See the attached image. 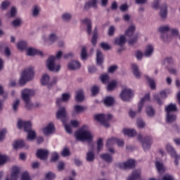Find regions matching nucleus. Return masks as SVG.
<instances>
[{
  "label": "nucleus",
  "instance_id": "1",
  "mask_svg": "<svg viewBox=\"0 0 180 180\" xmlns=\"http://www.w3.org/2000/svg\"><path fill=\"white\" fill-rule=\"evenodd\" d=\"M18 129L24 128V131L27 133V140L32 141V140L36 139V131L32 130V122L29 121L25 122L20 120L18 122Z\"/></svg>",
  "mask_w": 180,
  "mask_h": 180
},
{
  "label": "nucleus",
  "instance_id": "2",
  "mask_svg": "<svg viewBox=\"0 0 180 180\" xmlns=\"http://www.w3.org/2000/svg\"><path fill=\"white\" fill-rule=\"evenodd\" d=\"M88 126L83 125L82 127L75 132V137L77 140L80 141H92V134L91 131H85Z\"/></svg>",
  "mask_w": 180,
  "mask_h": 180
},
{
  "label": "nucleus",
  "instance_id": "3",
  "mask_svg": "<svg viewBox=\"0 0 180 180\" xmlns=\"http://www.w3.org/2000/svg\"><path fill=\"white\" fill-rule=\"evenodd\" d=\"M34 95V91L25 89L22 91V99L25 103V108L27 110H32L34 105L30 103V96Z\"/></svg>",
  "mask_w": 180,
  "mask_h": 180
},
{
  "label": "nucleus",
  "instance_id": "4",
  "mask_svg": "<svg viewBox=\"0 0 180 180\" xmlns=\"http://www.w3.org/2000/svg\"><path fill=\"white\" fill-rule=\"evenodd\" d=\"M33 77H34V72L33 71V68H29L25 69L21 77L19 80L20 85H25L27 81H31L33 79Z\"/></svg>",
  "mask_w": 180,
  "mask_h": 180
},
{
  "label": "nucleus",
  "instance_id": "5",
  "mask_svg": "<svg viewBox=\"0 0 180 180\" xmlns=\"http://www.w3.org/2000/svg\"><path fill=\"white\" fill-rule=\"evenodd\" d=\"M97 122H100L104 127H109V120H110L112 117V115H106V114H98L94 116Z\"/></svg>",
  "mask_w": 180,
  "mask_h": 180
},
{
  "label": "nucleus",
  "instance_id": "6",
  "mask_svg": "<svg viewBox=\"0 0 180 180\" xmlns=\"http://www.w3.org/2000/svg\"><path fill=\"white\" fill-rule=\"evenodd\" d=\"M138 140L139 141H141L142 147L145 151L151 148V145L153 144V138H151V136H146L143 139V136L141 134H139Z\"/></svg>",
  "mask_w": 180,
  "mask_h": 180
},
{
  "label": "nucleus",
  "instance_id": "7",
  "mask_svg": "<svg viewBox=\"0 0 180 180\" xmlns=\"http://www.w3.org/2000/svg\"><path fill=\"white\" fill-rule=\"evenodd\" d=\"M54 61H56V56H50L46 62V66L49 71H55L56 72H58L61 67L60 65H56Z\"/></svg>",
  "mask_w": 180,
  "mask_h": 180
},
{
  "label": "nucleus",
  "instance_id": "8",
  "mask_svg": "<svg viewBox=\"0 0 180 180\" xmlns=\"http://www.w3.org/2000/svg\"><path fill=\"white\" fill-rule=\"evenodd\" d=\"M133 91L130 89H124L120 94V98L124 102H129L131 97L134 96Z\"/></svg>",
  "mask_w": 180,
  "mask_h": 180
},
{
  "label": "nucleus",
  "instance_id": "9",
  "mask_svg": "<svg viewBox=\"0 0 180 180\" xmlns=\"http://www.w3.org/2000/svg\"><path fill=\"white\" fill-rule=\"evenodd\" d=\"M117 167H118V168H120L121 169H128V168H134V167H136V161L133 159H129L124 163H118L117 165Z\"/></svg>",
  "mask_w": 180,
  "mask_h": 180
},
{
  "label": "nucleus",
  "instance_id": "10",
  "mask_svg": "<svg viewBox=\"0 0 180 180\" xmlns=\"http://www.w3.org/2000/svg\"><path fill=\"white\" fill-rule=\"evenodd\" d=\"M153 98L157 103L161 106V105L163 103L162 99H165L167 98V93L165 91H160V94H155Z\"/></svg>",
  "mask_w": 180,
  "mask_h": 180
},
{
  "label": "nucleus",
  "instance_id": "11",
  "mask_svg": "<svg viewBox=\"0 0 180 180\" xmlns=\"http://www.w3.org/2000/svg\"><path fill=\"white\" fill-rule=\"evenodd\" d=\"M36 155L37 158L46 160L49 158V150L46 149H38Z\"/></svg>",
  "mask_w": 180,
  "mask_h": 180
},
{
  "label": "nucleus",
  "instance_id": "12",
  "mask_svg": "<svg viewBox=\"0 0 180 180\" xmlns=\"http://www.w3.org/2000/svg\"><path fill=\"white\" fill-rule=\"evenodd\" d=\"M57 119H60L61 122L64 123L65 119L67 118V111L64 107L60 108L56 113Z\"/></svg>",
  "mask_w": 180,
  "mask_h": 180
},
{
  "label": "nucleus",
  "instance_id": "13",
  "mask_svg": "<svg viewBox=\"0 0 180 180\" xmlns=\"http://www.w3.org/2000/svg\"><path fill=\"white\" fill-rule=\"evenodd\" d=\"M146 101H150V94H147L143 97L138 104V113H141L144 106Z\"/></svg>",
  "mask_w": 180,
  "mask_h": 180
},
{
  "label": "nucleus",
  "instance_id": "14",
  "mask_svg": "<svg viewBox=\"0 0 180 180\" xmlns=\"http://www.w3.org/2000/svg\"><path fill=\"white\" fill-rule=\"evenodd\" d=\"M27 56H43V52L33 48H29L27 51Z\"/></svg>",
  "mask_w": 180,
  "mask_h": 180
},
{
  "label": "nucleus",
  "instance_id": "15",
  "mask_svg": "<svg viewBox=\"0 0 180 180\" xmlns=\"http://www.w3.org/2000/svg\"><path fill=\"white\" fill-rule=\"evenodd\" d=\"M69 70L74 71V70H78L81 68V63L77 60H72L68 65Z\"/></svg>",
  "mask_w": 180,
  "mask_h": 180
},
{
  "label": "nucleus",
  "instance_id": "16",
  "mask_svg": "<svg viewBox=\"0 0 180 180\" xmlns=\"http://www.w3.org/2000/svg\"><path fill=\"white\" fill-rule=\"evenodd\" d=\"M54 131V124L49 123L46 127L44 128L43 133L45 136H48V134H51Z\"/></svg>",
  "mask_w": 180,
  "mask_h": 180
},
{
  "label": "nucleus",
  "instance_id": "17",
  "mask_svg": "<svg viewBox=\"0 0 180 180\" xmlns=\"http://www.w3.org/2000/svg\"><path fill=\"white\" fill-rule=\"evenodd\" d=\"M168 14V7L167 4H163L160 7V15L162 19H165L167 18V15Z\"/></svg>",
  "mask_w": 180,
  "mask_h": 180
},
{
  "label": "nucleus",
  "instance_id": "18",
  "mask_svg": "<svg viewBox=\"0 0 180 180\" xmlns=\"http://www.w3.org/2000/svg\"><path fill=\"white\" fill-rule=\"evenodd\" d=\"M98 0H90L87 1L84 5L85 11H88V9H91V8H96V3Z\"/></svg>",
  "mask_w": 180,
  "mask_h": 180
},
{
  "label": "nucleus",
  "instance_id": "19",
  "mask_svg": "<svg viewBox=\"0 0 180 180\" xmlns=\"http://www.w3.org/2000/svg\"><path fill=\"white\" fill-rule=\"evenodd\" d=\"M96 63L98 65H102L103 63V54L101 50L98 49L96 51Z\"/></svg>",
  "mask_w": 180,
  "mask_h": 180
},
{
  "label": "nucleus",
  "instance_id": "20",
  "mask_svg": "<svg viewBox=\"0 0 180 180\" xmlns=\"http://www.w3.org/2000/svg\"><path fill=\"white\" fill-rule=\"evenodd\" d=\"M141 172L140 170H134L132 172L131 176H129L127 179V180H137L140 179V175Z\"/></svg>",
  "mask_w": 180,
  "mask_h": 180
},
{
  "label": "nucleus",
  "instance_id": "21",
  "mask_svg": "<svg viewBox=\"0 0 180 180\" xmlns=\"http://www.w3.org/2000/svg\"><path fill=\"white\" fill-rule=\"evenodd\" d=\"M11 177L10 180H18V175L19 174V167H13L12 169ZM6 180H9V179H6Z\"/></svg>",
  "mask_w": 180,
  "mask_h": 180
},
{
  "label": "nucleus",
  "instance_id": "22",
  "mask_svg": "<svg viewBox=\"0 0 180 180\" xmlns=\"http://www.w3.org/2000/svg\"><path fill=\"white\" fill-rule=\"evenodd\" d=\"M122 133H124V136H128V137H134L137 134V131L130 129H124Z\"/></svg>",
  "mask_w": 180,
  "mask_h": 180
},
{
  "label": "nucleus",
  "instance_id": "23",
  "mask_svg": "<svg viewBox=\"0 0 180 180\" xmlns=\"http://www.w3.org/2000/svg\"><path fill=\"white\" fill-rule=\"evenodd\" d=\"M70 96L69 94H62V98H57L56 100L57 106H60V105H61V102H67L68 99H70Z\"/></svg>",
  "mask_w": 180,
  "mask_h": 180
},
{
  "label": "nucleus",
  "instance_id": "24",
  "mask_svg": "<svg viewBox=\"0 0 180 180\" xmlns=\"http://www.w3.org/2000/svg\"><path fill=\"white\" fill-rule=\"evenodd\" d=\"M24 146L25 141L23 140L15 141L13 143V147L14 150H18V148H23Z\"/></svg>",
  "mask_w": 180,
  "mask_h": 180
},
{
  "label": "nucleus",
  "instance_id": "25",
  "mask_svg": "<svg viewBox=\"0 0 180 180\" xmlns=\"http://www.w3.org/2000/svg\"><path fill=\"white\" fill-rule=\"evenodd\" d=\"M82 22L87 26V34H91L92 32V22H91V20L86 18L83 20Z\"/></svg>",
  "mask_w": 180,
  "mask_h": 180
},
{
  "label": "nucleus",
  "instance_id": "26",
  "mask_svg": "<svg viewBox=\"0 0 180 180\" xmlns=\"http://www.w3.org/2000/svg\"><path fill=\"white\" fill-rule=\"evenodd\" d=\"M103 103L105 106H112L115 103V98L110 96H107L105 98Z\"/></svg>",
  "mask_w": 180,
  "mask_h": 180
},
{
  "label": "nucleus",
  "instance_id": "27",
  "mask_svg": "<svg viewBox=\"0 0 180 180\" xmlns=\"http://www.w3.org/2000/svg\"><path fill=\"white\" fill-rule=\"evenodd\" d=\"M131 68L134 75H135L136 78H139L141 74L140 73V70H139V66H137L136 64H132Z\"/></svg>",
  "mask_w": 180,
  "mask_h": 180
},
{
  "label": "nucleus",
  "instance_id": "28",
  "mask_svg": "<svg viewBox=\"0 0 180 180\" xmlns=\"http://www.w3.org/2000/svg\"><path fill=\"white\" fill-rule=\"evenodd\" d=\"M136 30V27L134 25H131L125 32V36L127 37H131L133 34H134V32Z\"/></svg>",
  "mask_w": 180,
  "mask_h": 180
},
{
  "label": "nucleus",
  "instance_id": "29",
  "mask_svg": "<svg viewBox=\"0 0 180 180\" xmlns=\"http://www.w3.org/2000/svg\"><path fill=\"white\" fill-rule=\"evenodd\" d=\"M76 101L77 102H82L84 101V91L82 89L77 91Z\"/></svg>",
  "mask_w": 180,
  "mask_h": 180
},
{
  "label": "nucleus",
  "instance_id": "30",
  "mask_svg": "<svg viewBox=\"0 0 180 180\" xmlns=\"http://www.w3.org/2000/svg\"><path fill=\"white\" fill-rule=\"evenodd\" d=\"M115 43L118 46H123V44L126 43V37H124V35H121L120 38H116L115 39Z\"/></svg>",
  "mask_w": 180,
  "mask_h": 180
},
{
  "label": "nucleus",
  "instance_id": "31",
  "mask_svg": "<svg viewBox=\"0 0 180 180\" xmlns=\"http://www.w3.org/2000/svg\"><path fill=\"white\" fill-rule=\"evenodd\" d=\"M154 51V47L152 46V45H148L146 46V49L144 53L145 57H150L151 54H153V52Z\"/></svg>",
  "mask_w": 180,
  "mask_h": 180
},
{
  "label": "nucleus",
  "instance_id": "32",
  "mask_svg": "<svg viewBox=\"0 0 180 180\" xmlns=\"http://www.w3.org/2000/svg\"><path fill=\"white\" fill-rule=\"evenodd\" d=\"M100 158L101 160H103V161H105V162H112V155L109 153L101 154Z\"/></svg>",
  "mask_w": 180,
  "mask_h": 180
},
{
  "label": "nucleus",
  "instance_id": "33",
  "mask_svg": "<svg viewBox=\"0 0 180 180\" xmlns=\"http://www.w3.org/2000/svg\"><path fill=\"white\" fill-rule=\"evenodd\" d=\"M167 114L171 113V112H176V105L174 104H169L165 108Z\"/></svg>",
  "mask_w": 180,
  "mask_h": 180
},
{
  "label": "nucleus",
  "instance_id": "34",
  "mask_svg": "<svg viewBox=\"0 0 180 180\" xmlns=\"http://www.w3.org/2000/svg\"><path fill=\"white\" fill-rule=\"evenodd\" d=\"M116 141H117V138H110L107 140L106 142V147L107 148H109V147H112V146H114V144H116Z\"/></svg>",
  "mask_w": 180,
  "mask_h": 180
},
{
  "label": "nucleus",
  "instance_id": "35",
  "mask_svg": "<svg viewBox=\"0 0 180 180\" xmlns=\"http://www.w3.org/2000/svg\"><path fill=\"white\" fill-rule=\"evenodd\" d=\"M17 48L18 50H27V44L25 41H19L17 44Z\"/></svg>",
  "mask_w": 180,
  "mask_h": 180
},
{
  "label": "nucleus",
  "instance_id": "36",
  "mask_svg": "<svg viewBox=\"0 0 180 180\" xmlns=\"http://www.w3.org/2000/svg\"><path fill=\"white\" fill-rule=\"evenodd\" d=\"M146 113L150 117H153V116L155 115V111L154 110V108H153L151 106L149 105L146 107Z\"/></svg>",
  "mask_w": 180,
  "mask_h": 180
},
{
  "label": "nucleus",
  "instance_id": "37",
  "mask_svg": "<svg viewBox=\"0 0 180 180\" xmlns=\"http://www.w3.org/2000/svg\"><path fill=\"white\" fill-rule=\"evenodd\" d=\"M49 81H50V77L48 76L47 74H45L42 76L41 84V85H47L49 84Z\"/></svg>",
  "mask_w": 180,
  "mask_h": 180
},
{
  "label": "nucleus",
  "instance_id": "38",
  "mask_svg": "<svg viewBox=\"0 0 180 180\" xmlns=\"http://www.w3.org/2000/svg\"><path fill=\"white\" fill-rule=\"evenodd\" d=\"M176 120V115L174 114H167V123H173Z\"/></svg>",
  "mask_w": 180,
  "mask_h": 180
},
{
  "label": "nucleus",
  "instance_id": "39",
  "mask_svg": "<svg viewBox=\"0 0 180 180\" xmlns=\"http://www.w3.org/2000/svg\"><path fill=\"white\" fill-rule=\"evenodd\" d=\"M86 108L76 105L74 107V113H81V112H84Z\"/></svg>",
  "mask_w": 180,
  "mask_h": 180
},
{
  "label": "nucleus",
  "instance_id": "40",
  "mask_svg": "<svg viewBox=\"0 0 180 180\" xmlns=\"http://www.w3.org/2000/svg\"><path fill=\"white\" fill-rule=\"evenodd\" d=\"M94 160H95V154H94V152H88L86 155V161H89V162H92Z\"/></svg>",
  "mask_w": 180,
  "mask_h": 180
},
{
  "label": "nucleus",
  "instance_id": "41",
  "mask_svg": "<svg viewBox=\"0 0 180 180\" xmlns=\"http://www.w3.org/2000/svg\"><path fill=\"white\" fill-rule=\"evenodd\" d=\"M103 148V139L100 138L97 141V151L99 153Z\"/></svg>",
  "mask_w": 180,
  "mask_h": 180
},
{
  "label": "nucleus",
  "instance_id": "42",
  "mask_svg": "<svg viewBox=\"0 0 180 180\" xmlns=\"http://www.w3.org/2000/svg\"><path fill=\"white\" fill-rule=\"evenodd\" d=\"M166 150H167V153H169V154H170V155H172V157L173 155H175V154H176V152H175V150H174V148H172L171 145H167Z\"/></svg>",
  "mask_w": 180,
  "mask_h": 180
},
{
  "label": "nucleus",
  "instance_id": "43",
  "mask_svg": "<svg viewBox=\"0 0 180 180\" xmlns=\"http://www.w3.org/2000/svg\"><path fill=\"white\" fill-rule=\"evenodd\" d=\"M116 85H117L116 81H112L110 82L107 86V91H113V89L116 88Z\"/></svg>",
  "mask_w": 180,
  "mask_h": 180
},
{
  "label": "nucleus",
  "instance_id": "44",
  "mask_svg": "<svg viewBox=\"0 0 180 180\" xmlns=\"http://www.w3.org/2000/svg\"><path fill=\"white\" fill-rule=\"evenodd\" d=\"M88 57V53H86V48L85 46L82 47L81 52L82 60H86Z\"/></svg>",
  "mask_w": 180,
  "mask_h": 180
},
{
  "label": "nucleus",
  "instance_id": "45",
  "mask_svg": "<svg viewBox=\"0 0 180 180\" xmlns=\"http://www.w3.org/2000/svg\"><path fill=\"white\" fill-rule=\"evenodd\" d=\"M101 79L103 84H108V82H109V75L107 74L101 75Z\"/></svg>",
  "mask_w": 180,
  "mask_h": 180
},
{
  "label": "nucleus",
  "instance_id": "46",
  "mask_svg": "<svg viewBox=\"0 0 180 180\" xmlns=\"http://www.w3.org/2000/svg\"><path fill=\"white\" fill-rule=\"evenodd\" d=\"M148 83L149 84L151 89H155V82H154V79L147 77H146Z\"/></svg>",
  "mask_w": 180,
  "mask_h": 180
},
{
  "label": "nucleus",
  "instance_id": "47",
  "mask_svg": "<svg viewBox=\"0 0 180 180\" xmlns=\"http://www.w3.org/2000/svg\"><path fill=\"white\" fill-rule=\"evenodd\" d=\"M155 165L158 172H164V165L162 163L156 162Z\"/></svg>",
  "mask_w": 180,
  "mask_h": 180
},
{
  "label": "nucleus",
  "instance_id": "48",
  "mask_svg": "<svg viewBox=\"0 0 180 180\" xmlns=\"http://www.w3.org/2000/svg\"><path fill=\"white\" fill-rule=\"evenodd\" d=\"M98 94H99V86H93L91 87V95L95 96V95H98Z\"/></svg>",
  "mask_w": 180,
  "mask_h": 180
},
{
  "label": "nucleus",
  "instance_id": "49",
  "mask_svg": "<svg viewBox=\"0 0 180 180\" xmlns=\"http://www.w3.org/2000/svg\"><path fill=\"white\" fill-rule=\"evenodd\" d=\"M98 42V33L94 32L92 39H91V44L93 46H96V43Z\"/></svg>",
  "mask_w": 180,
  "mask_h": 180
},
{
  "label": "nucleus",
  "instance_id": "50",
  "mask_svg": "<svg viewBox=\"0 0 180 180\" xmlns=\"http://www.w3.org/2000/svg\"><path fill=\"white\" fill-rule=\"evenodd\" d=\"M70 154L71 153L68 148H65L61 152L62 157H68V155H70Z\"/></svg>",
  "mask_w": 180,
  "mask_h": 180
},
{
  "label": "nucleus",
  "instance_id": "51",
  "mask_svg": "<svg viewBox=\"0 0 180 180\" xmlns=\"http://www.w3.org/2000/svg\"><path fill=\"white\" fill-rule=\"evenodd\" d=\"M20 103V101L18 99L16 100L13 103V110L14 112H18V108L19 107V104Z\"/></svg>",
  "mask_w": 180,
  "mask_h": 180
},
{
  "label": "nucleus",
  "instance_id": "52",
  "mask_svg": "<svg viewBox=\"0 0 180 180\" xmlns=\"http://www.w3.org/2000/svg\"><path fill=\"white\" fill-rule=\"evenodd\" d=\"M7 130L6 129H3L1 130H0V141H2V140H4L5 139V136L7 133Z\"/></svg>",
  "mask_w": 180,
  "mask_h": 180
},
{
  "label": "nucleus",
  "instance_id": "53",
  "mask_svg": "<svg viewBox=\"0 0 180 180\" xmlns=\"http://www.w3.org/2000/svg\"><path fill=\"white\" fill-rule=\"evenodd\" d=\"M159 32L160 33H165V32H169V27L167 26H162L159 28Z\"/></svg>",
  "mask_w": 180,
  "mask_h": 180
},
{
  "label": "nucleus",
  "instance_id": "54",
  "mask_svg": "<svg viewBox=\"0 0 180 180\" xmlns=\"http://www.w3.org/2000/svg\"><path fill=\"white\" fill-rule=\"evenodd\" d=\"M56 178V174L52 172H49L46 174V179L53 180Z\"/></svg>",
  "mask_w": 180,
  "mask_h": 180
},
{
  "label": "nucleus",
  "instance_id": "55",
  "mask_svg": "<svg viewBox=\"0 0 180 180\" xmlns=\"http://www.w3.org/2000/svg\"><path fill=\"white\" fill-rule=\"evenodd\" d=\"M21 180H30V176L27 172H25L22 174Z\"/></svg>",
  "mask_w": 180,
  "mask_h": 180
},
{
  "label": "nucleus",
  "instance_id": "56",
  "mask_svg": "<svg viewBox=\"0 0 180 180\" xmlns=\"http://www.w3.org/2000/svg\"><path fill=\"white\" fill-rule=\"evenodd\" d=\"M101 47L103 50H110V46L105 42L101 44Z\"/></svg>",
  "mask_w": 180,
  "mask_h": 180
},
{
  "label": "nucleus",
  "instance_id": "57",
  "mask_svg": "<svg viewBox=\"0 0 180 180\" xmlns=\"http://www.w3.org/2000/svg\"><path fill=\"white\" fill-rule=\"evenodd\" d=\"M58 158H60V156L58 155V153H53L51 155V161L56 162L58 161Z\"/></svg>",
  "mask_w": 180,
  "mask_h": 180
},
{
  "label": "nucleus",
  "instance_id": "58",
  "mask_svg": "<svg viewBox=\"0 0 180 180\" xmlns=\"http://www.w3.org/2000/svg\"><path fill=\"white\" fill-rule=\"evenodd\" d=\"M137 126H138L139 129H143V127H144V126H146V124L144 123V122H143V120H137Z\"/></svg>",
  "mask_w": 180,
  "mask_h": 180
},
{
  "label": "nucleus",
  "instance_id": "59",
  "mask_svg": "<svg viewBox=\"0 0 180 180\" xmlns=\"http://www.w3.org/2000/svg\"><path fill=\"white\" fill-rule=\"evenodd\" d=\"M71 14L70 13H64L63 15H62V19H63V20H69L71 19Z\"/></svg>",
  "mask_w": 180,
  "mask_h": 180
},
{
  "label": "nucleus",
  "instance_id": "60",
  "mask_svg": "<svg viewBox=\"0 0 180 180\" xmlns=\"http://www.w3.org/2000/svg\"><path fill=\"white\" fill-rule=\"evenodd\" d=\"M49 40L51 43H54V41H56V40H57V37L56 36V34H51V35H49Z\"/></svg>",
  "mask_w": 180,
  "mask_h": 180
},
{
  "label": "nucleus",
  "instance_id": "61",
  "mask_svg": "<svg viewBox=\"0 0 180 180\" xmlns=\"http://www.w3.org/2000/svg\"><path fill=\"white\" fill-rule=\"evenodd\" d=\"M12 25L13 26H14V27H18V26H19V25H20V19H15L12 22Z\"/></svg>",
  "mask_w": 180,
  "mask_h": 180
},
{
  "label": "nucleus",
  "instance_id": "62",
  "mask_svg": "<svg viewBox=\"0 0 180 180\" xmlns=\"http://www.w3.org/2000/svg\"><path fill=\"white\" fill-rule=\"evenodd\" d=\"M162 180H174V177L170 174H165L162 176Z\"/></svg>",
  "mask_w": 180,
  "mask_h": 180
},
{
  "label": "nucleus",
  "instance_id": "63",
  "mask_svg": "<svg viewBox=\"0 0 180 180\" xmlns=\"http://www.w3.org/2000/svg\"><path fill=\"white\" fill-rule=\"evenodd\" d=\"M137 60H141L143 58V53L140 51H137L136 53Z\"/></svg>",
  "mask_w": 180,
  "mask_h": 180
},
{
  "label": "nucleus",
  "instance_id": "64",
  "mask_svg": "<svg viewBox=\"0 0 180 180\" xmlns=\"http://www.w3.org/2000/svg\"><path fill=\"white\" fill-rule=\"evenodd\" d=\"M8 6H9V2H8V1H4L1 4V9H3V10L6 9V8H8Z\"/></svg>",
  "mask_w": 180,
  "mask_h": 180
}]
</instances>
